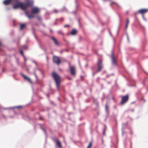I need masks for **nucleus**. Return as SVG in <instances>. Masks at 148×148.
Returning <instances> with one entry per match:
<instances>
[{
  "label": "nucleus",
  "instance_id": "nucleus-38",
  "mask_svg": "<svg viewBox=\"0 0 148 148\" xmlns=\"http://www.w3.org/2000/svg\"><path fill=\"white\" fill-rule=\"evenodd\" d=\"M32 62H33V63H34L35 64H36V62H35L34 60H32Z\"/></svg>",
  "mask_w": 148,
  "mask_h": 148
},
{
  "label": "nucleus",
  "instance_id": "nucleus-11",
  "mask_svg": "<svg viewBox=\"0 0 148 148\" xmlns=\"http://www.w3.org/2000/svg\"><path fill=\"white\" fill-rule=\"evenodd\" d=\"M20 74L23 76L24 77V79H27V80L30 83H31V84H32V82L31 80V79H30L28 77H27L25 75H24V74H23V73H20Z\"/></svg>",
  "mask_w": 148,
  "mask_h": 148
},
{
  "label": "nucleus",
  "instance_id": "nucleus-39",
  "mask_svg": "<svg viewBox=\"0 0 148 148\" xmlns=\"http://www.w3.org/2000/svg\"><path fill=\"white\" fill-rule=\"evenodd\" d=\"M130 147L131 148L132 147V142L130 141Z\"/></svg>",
  "mask_w": 148,
  "mask_h": 148
},
{
  "label": "nucleus",
  "instance_id": "nucleus-4",
  "mask_svg": "<svg viewBox=\"0 0 148 148\" xmlns=\"http://www.w3.org/2000/svg\"><path fill=\"white\" fill-rule=\"evenodd\" d=\"M128 99V95H127L125 96H123L122 97V100L121 102V104L123 105L125 103Z\"/></svg>",
  "mask_w": 148,
  "mask_h": 148
},
{
  "label": "nucleus",
  "instance_id": "nucleus-1",
  "mask_svg": "<svg viewBox=\"0 0 148 148\" xmlns=\"http://www.w3.org/2000/svg\"><path fill=\"white\" fill-rule=\"evenodd\" d=\"M15 3L13 5V8L14 9H17L20 8L23 10H25L28 7L32 6L33 4V1H29L24 3L18 1V0H14Z\"/></svg>",
  "mask_w": 148,
  "mask_h": 148
},
{
  "label": "nucleus",
  "instance_id": "nucleus-37",
  "mask_svg": "<svg viewBox=\"0 0 148 148\" xmlns=\"http://www.w3.org/2000/svg\"><path fill=\"white\" fill-rule=\"evenodd\" d=\"M97 71L95 72H94L93 73H92V75L93 76H94V75H95V74L96 73V72H97Z\"/></svg>",
  "mask_w": 148,
  "mask_h": 148
},
{
  "label": "nucleus",
  "instance_id": "nucleus-8",
  "mask_svg": "<svg viewBox=\"0 0 148 148\" xmlns=\"http://www.w3.org/2000/svg\"><path fill=\"white\" fill-rule=\"evenodd\" d=\"M110 58L112 60V63L114 65H116L117 64L116 61L115 60L114 56V53L113 52L112 53L111 55L110 56Z\"/></svg>",
  "mask_w": 148,
  "mask_h": 148
},
{
  "label": "nucleus",
  "instance_id": "nucleus-51",
  "mask_svg": "<svg viewBox=\"0 0 148 148\" xmlns=\"http://www.w3.org/2000/svg\"><path fill=\"white\" fill-rule=\"evenodd\" d=\"M119 31V29L117 31V35H118V34Z\"/></svg>",
  "mask_w": 148,
  "mask_h": 148
},
{
  "label": "nucleus",
  "instance_id": "nucleus-12",
  "mask_svg": "<svg viewBox=\"0 0 148 148\" xmlns=\"http://www.w3.org/2000/svg\"><path fill=\"white\" fill-rule=\"evenodd\" d=\"M14 0H5L3 1V3L5 5H8L12 3Z\"/></svg>",
  "mask_w": 148,
  "mask_h": 148
},
{
  "label": "nucleus",
  "instance_id": "nucleus-40",
  "mask_svg": "<svg viewBox=\"0 0 148 148\" xmlns=\"http://www.w3.org/2000/svg\"><path fill=\"white\" fill-rule=\"evenodd\" d=\"M60 20L62 21H63L64 20V19L63 18H61L60 19Z\"/></svg>",
  "mask_w": 148,
  "mask_h": 148
},
{
  "label": "nucleus",
  "instance_id": "nucleus-23",
  "mask_svg": "<svg viewBox=\"0 0 148 148\" xmlns=\"http://www.w3.org/2000/svg\"><path fill=\"white\" fill-rule=\"evenodd\" d=\"M104 125L105 128H104V130H103V135H105V132L106 129V126L105 125Z\"/></svg>",
  "mask_w": 148,
  "mask_h": 148
},
{
  "label": "nucleus",
  "instance_id": "nucleus-22",
  "mask_svg": "<svg viewBox=\"0 0 148 148\" xmlns=\"http://www.w3.org/2000/svg\"><path fill=\"white\" fill-rule=\"evenodd\" d=\"M22 47H23V49H25V50L27 49L28 48L27 46L26 45L23 46Z\"/></svg>",
  "mask_w": 148,
  "mask_h": 148
},
{
  "label": "nucleus",
  "instance_id": "nucleus-26",
  "mask_svg": "<svg viewBox=\"0 0 148 148\" xmlns=\"http://www.w3.org/2000/svg\"><path fill=\"white\" fill-rule=\"evenodd\" d=\"M91 145H92V143L91 142H90L89 143V145H88V146L87 147H88V148H90L91 146Z\"/></svg>",
  "mask_w": 148,
  "mask_h": 148
},
{
  "label": "nucleus",
  "instance_id": "nucleus-2",
  "mask_svg": "<svg viewBox=\"0 0 148 148\" xmlns=\"http://www.w3.org/2000/svg\"><path fill=\"white\" fill-rule=\"evenodd\" d=\"M52 76L56 84V86L58 90H59V85L60 83V77L56 72H53L52 73Z\"/></svg>",
  "mask_w": 148,
  "mask_h": 148
},
{
  "label": "nucleus",
  "instance_id": "nucleus-44",
  "mask_svg": "<svg viewBox=\"0 0 148 148\" xmlns=\"http://www.w3.org/2000/svg\"><path fill=\"white\" fill-rule=\"evenodd\" d=\"M42 73V77H44V74H43V73L42 72H41Z\"/></svg>",
  "mask_w": 148,
  "mask_h": 148
},
{
  "label": "nucleus",
  "instance_id": "nucleus-27",
  "mask_svg": "<svg viewBox=\"0 0 148 148\" xmlns=\"http://www.w3.org/2000/svg\"><path fill=\"white\" fill-rule=\"evenodd\" d=\"M58 12V11L56 9H54L53 10V12H54L55 13H57Z\"/></svg>",
  "mask_w": 148,
  "mask_h": 148
},
{
  "label": "nucleus",
  "instance_id": "nucleus-61",
  "mask_svg": "<svg viewBox=\"0 0 148 148\" xmlns=\"http://www.w3.org/2000/svg\"><path fill=\"white\" fill-rule=\"evenodd\" d=\"M90 92H91V89H90Z\"/></svg>",
  "mask_w": 148,
  "mask_h": 148
},
{
  "label": "nucleus",
  "instance_id": "nucleus-30",
  "mask_svg": "<svg viewBox=\"0 0 148 148\" xmlns=\"http://www.w3.org/2000/svg\"><path fill=\"white\" fill-rule=\"evenodd\" d=\"M34 36L35 38H36V40L37 41H38V39L37 38V37L36 36V35L34 34Z\"/></svg>",
  "mask_w": 148,
  "mask_h": 148
},
{
  "label": "nucleus",
  "instance_id": "nucleus-19",
  "mask_svg": "<svg viewBox=\"0 0 148 148\" xmlns=\"http://www.w3.org/2000/svg\"><path fill=\"white\" fill-rule=\"evenodd\" d=\"M67 11H68L67 9L65 7H64L63 9L60 10V11L61 12H67Z\"/></svg>",
  "mask_w": 148,
  "mask_h": 148
},
{
  "label": "nucleus",
  "instance_id": "nucleus-41",
  "mask_svg": "<svg viewBox=\"0 0 148 148\" xmlns=\"http://www.w3.org/2000/svg\"><path fill=\"white\" fill-rule=\"evenodd\" d=\"M36 64V68H37L38 67V65L37 64V63H36V64Z\"/></svg>",
  "mask_w": 148,
  "mask_h": 148
},
{
  "label": "nucleus",
  "instance_id": "nucleus-13",
  "mask_svg": "<svg viewBox=\"0 0 148 148\" xmlns=\"http://www.w3.org/2000/svg\"><path fill=\"white\" fill-rule=\"evenodd\" d=\"M25 14L26 16L28 17L29 18H34V16L33 15H30L29 14L28 12L27 11L25 12Z\"/></svg>",
  "mask_w": 148,
  "mask_h": 148
},
{
  "label": "nucleus",
  "instance_id": "nucleus-5",
  "mask_svg": "<svg viewBox=\"0 0 148 148\" xmlns=\"http://www.w3.org/2000/svg\"><path fill=\"white\" fill-rule=\"evenodd\" d=\"M98 69L97 72H99L102 68V61L101 59H98Z\"/></svg>",
  "mask_w": 148,
  "mask_h": 148
},
{
  "label": "nucleus",
  "instance_id": "nucleus-18",
  "mask_svg": "<svg viewBox=\"0 0 148 148\" xmlns=\"http://www.w3.org/2000/svg\"><path fill=\"white\" fill-rule=\"evenodd\" d=\"M20 29L22 30L25 26V24H21Z\"/></svg>",
  "mask_w": 148,
  "mask_h": 148
},
{
  "label": "nucleus",
  "instance_id": "nucleus-32",
  "mask_svg": "<svg viewBox=\"0 0 148 148\" xmlns=\"http://www.w3.org/2000/svg\"><path fill=\"white\" fill-rule=\"evenodd\" d=\"M23 58L24 59V61L25 63V62L26 61V59L24 56H23Z\"/></svg>",
  "mask_w": 148,
  "mask_h": 148
},
{
  "label": "nucleus",
  "instance_id": "nucleus-58",
  "mask_svg": "<svg viewBox=\"0 0 148 148\" xmlns=\"http://www.w3.org/2000/svg\"><path fill=\"white\" fill-rule=\"evenodd\" d=\"M126 13L127 14V13H128V11H127V12H126Z\"/></svg>",
  "mask_w": 148,
  "mask_h": 148
},
{
  "label": "nucleus",
  "instance_id": "nucleus-25",
  "mask_svg": "<svg viewBox=\"0 0 148 148\" xmlns=\"http://www.w3.org/2000/svg\"><path fill=\"white\" fill-rule=\"evenodd\" d=\"M35 69L36 72V70H38L39 71H40L41 72H42V71H41V70L40 69L38 68V67H37V68H35V69Z\"/></svg>",
  "mask_w": 148,
  "mask_h": 148
},
{
  "label": "nucleus",
  "instance_id": "nucleus-46",
  "mask_svg": "<svg viewBox=\"0 0 148 148\" xmlns=\"http://www.w3.org/2000/svg\"><path fill=\"white\" fill-rule=\"evenodd\" d=\"M138 13H139L138 12V11L137 12H135V14L136 15V14H137Z\"/></svg>",
  "mask_w": 148,
  "mask_h": 148
},
{
  "label": "nucleus",
  "instance_id": "nucleus-64",
  "mask_svg": "<svg viewBox=\"0 0 148 148\" xmlns=\"http://www.w3.org/2000/svg\"><path fill=\"white\" fill-rule=\"evenodd\" d=\"M73 13H75V12H73Z\"/></svg>",
  "mask_w": 148,
  "mask_h": 148
},
{
  "label": "nucleus",
  "instance_id": "nucleus-50",
  "mask_svg": "<svg viewBox=\"0 0 148 148\" xmlns=\"http://www.w3.org/2000/svg\"><path fill=\"white\" fill-rule=\"evenodd\" d=\"M57 25V23L56 22H55L54 23V25Z\"/></svg>",
  "mask_w": 148,
  "mask_h": 148
},
{
  "label": "nucleus",
  "instance_id": "nucleus-6",
  "mask_svg": "<svg viewBox=\"0 0 148 148\" xmlns=\"http://www.w3.org/2000/svg\"><path fill=\"white\" fill-rule=\"evenodd\" d=\"M53 60L54 63H56L58 64H59L61 63L59 57L56 56H53Z\"/></svg>",
  "mask_w": 148,
  "mask_h": 148
},
{
  "label": "nucleus",
  "instance_id": "nucleus-20",
  "mask_svg": "<svg viewBox=\"0 0 148 148\" xmlns=\"http://www.w3.org/2000/svg\"><path fill=\"white\" fill-rule=\"evenodd\" d=\"M34 74L36 77V80L37 81L38 80V77H37V75H36V72L35 71V69H34Z\"/></svg>",
  "mask_w": 148,
  "mask_h": 148
},
{
  "label": "nucleus",
  "instance_id": "nucleus-47",
  "mask_svg": "<svg viewBox=\"0 0 148 148\" xmlns=\"http://www.w3.org/2000/svg\"><path fill=\"white\" fill-rule=\"evenodd\" d=\"M109 33H110V36H111L112 37H113V36H112V34L111 33H110V32H109Z\"/></svg>",
  "mask_w": 148,
  "mask_h": 148
},
{
  "label": "nucleus",
  "instance_id": "nucleus-3",
  "mask_svg": "<svg viewBox=\"0 0 148 148\" xmlns=\"http://www.w3.org/2000/svg\"><path fill=\"white\" fill-rule=\"evenodd\" d=\"M52 140L56 143V145L59 148H62V145L60 141L57 137L53 138Z\"/></svg>",
  "mask_w": 148,
  "mask_h": 148
},
{
  "label": "nucleus",
  "instance_id": "nucleus-59",
  "mask_svg": "<svg viewBox=\"0 0 148 148\" xmlns=\"http://www.w3.org/2000/svg\"><path fill=\"white\" fill-rule=\"evenodd\" d=\"M40 119L41 120V118L40 117Z\"/></svg>",
  "mask_w": 148,
  "mask_h": 148
},
{
  "label": "nucleus",
  "instance_id": "nucleus-14",
  "mask_svg": "<svg viewBox=\"0 0 148 148\" xmlns=\"http://www.w3.org/2000/svg\"><path fill=\"white\" fill-rule=\"evenodd\" d=\"M105 110L107 114V116H108L109 114V111L108 110V106L107 103H106L105 106Z\"/></svg>",
  "mask_w": 148,
  "mask_h": 148
},
{
  "label": "nucleus",
  "instance_id": "nucleus-48",
  "mask_svg": "<svg viewBox=\"0 0 148 148\" xmlns=\"http://www.w3.org/2000/svg\"><path fill=\"white\" fill-rule=\"evenodd\" d=\"M42 24L44 27H45V25L44 24Z\"/></svg>",
  "mask_w": 148,
  "mask_h": 148
},
{
  "label": "nucleus",
  "instance_id": "nucleus-62",
  "mask_svg": "<svg viewBox=\"0 0 148 148\" xmlns=\"http://www.w3.org/2000/svg\"><path fill=\"white\" fill-rule=\"evenodd\" d=\"M1 45V43L0 42V46Z\"/></svg>",
  "mask_w": 148,
  "mask_h": 148
},
{
  "label": "nucleus",
  "instance_id": "nucleus-63",
  "mask_svg": "<svg viewBox=\"0 0 148 148\" xmlns=\"http://www.w3.org/2000/svg\"><path fill=\"white\" fill-rule=\"evenodd\" d=\"M81 78H82V77H82V76H81Z\"/></svg>",
  "mask_w": 148,
  "mask_h": 148
},
{
  "label": "nucleus",
  "instance_id": "nucleus-34",
  "mask_svg": "<svg viewBox=\"0 0 148 148\" xmlns=\"http://www.w3.org/2000/svg\"><path fill=\"white\" fill-rule=\"evenodd\" d=\"M69 27V25H65L64 26V27Z\"/></svg>",
  "mask_w": 148,
  "mask_h": 148
},
{
  "label": "nucleus",
  "instance_id": "nucleus-31",
  "mask_svg": "<svg viewBox=\"0 0 148 148\" xmlns=\"http://www.w3.org/2000/svg\"><path fill=\"white\" fill-rule=\"evenodd\" d=\"M37 18L39 21L41 20V17L40 16H37Z\"/></svg>",
  "mask_w": 148,
  "mask_h": 148
},
{
  "label": "nucleus",
  "instance_id": "nucleus-57",
  "mask_svg": "<svg viewBox=\"0 0 148 148\" xmlns=\"http://www.w3.org/2000/svg\"><path fill=\"white\" fill-rule=\"evenodd\" d=\"M65 51L67 52L68 51V50H66Z\"/></svg>",
  "mask_w": 148,
  "mask_h": 148
},
{
  "label": "nucleus",
  "instance_id": "nucleus-35",
  "mask_svg": "<svg viewBox=\"0 0 148 148\" xmlns=\"http://www.w3.org/2000/svg\"><path fill=\"white\" fill-rule=\"evenodd\" d=\"M128 25L126 24L125 27V28L126 29H127V28L128 27Z\"/></svg>",
  "mask_w": 148,
  "mask_h": 148
},
{
  "label": "nucleus",
  "instance_id": "nucleus-42",
  "mask_svg": "<svg viewBox=\"0 0 148 148\" xmlns=\"http://www.w3.org/2000/svg\"><path fill=\"white\" fill-rule=\"evenodd\" d=\"M130 111H132V112H134V110L133 109H130Z\"/></svg>",
  "mask_w": 148,
  "mask_h": 148
},
{
  "label": "nucleus",
  "instance_id": "nucleus-21",
  "mask_svg": "<svg viewBox=\"0 0 148 148\" xmlns=\"http://www.w3.org/2000/svg\"><path fill=\"white\" fill-rule=\"evenodd\" d=\"M57 32L58 34H61L62 35H64V33H63L62 31L61 30H58V31Z\"/></svg>",
  "mask_w": 148,
  "mask_h": 148
},
{
  "label": "nucleus",
  "instance_id": "nucleus-49",
  "mask_svg": "<svg viewBox=\"0 0 148 148\" xmlns=\"http://www.w3.org/2000/svg\"><path fill=\"white\" fill-rule=\"evenodd\" d=\"M101 140H102V143L103 144V142H104V141H103V139H102Z\"/></svg>",
  "mask_w": 148,
  "mask_h": 148
},
{
  "label": "nucleus",
  "instance_id": "nucleus-15",
  "mask_svg": "<svg viewBox=\"0 0 148 148\" xmlns=\"http://www.w3.org/2000/svg\"><path fill=\"white\" fill-rule=\"evenodd\" d=\"M52 39L54 41L55 44L56 45H58L59 44V42L57 41L56 40L54 37H52Z\"/></svg>",
  "mask_w": 148,
  "mask_h": 148
},
{
  "label": "nucleus",
  "instance_id": "nucleus-55",
  "mask_svg": "<svg viewBox=\"0 0 148 148\" xmlns=\"http://www.w3.org/2000/svg\"><path fill=\"white\" fill-rule=\"evenodd\" d=\"M77 0H75V2L76 3L77 2Z\"/></svg>",
  "mask_w": 148,
  "mask_h": 148
},
{
  "label": "nucleus",
  "instance_id": "nucleus-16",
  "mask_svg": "<svg viewBox=\"0 0 148 148\" xmlns=\"http://www.w3.org/2000/svg\"><path fill=\"white\" fill-rule=\"evenodd\" d=\"M77 32V30L75 29H74L71 32V34L72 35H75L76 34Z\"/></svg>",
  "mask_w": 148,
  "mask_h": 148
},
{
  "label": "nucleus",
  "instance_id": "nucleus-52",
  "mask_svg": "<svg viewBox=\"0 0 148 148\" xmlns=\"http://www.w3.org/2000/svg\"><path fill=\"white\" fill-rule=\"evenodd\" d=\"M96 106H98V103H96Z\"/></svg>",
  "mask_w": 148,
  "mask_h": 148
},
{
  "label": "nucleus",
  "instance_id": "nucleus-60",
  "mask_svg": "<svg viewBox=\"0 0 148 148\" xmlns=\"http://www.w3.org/2000/svg\"><path fill=\"white\" fill-rule=\"evenodd\" d=\"M87 64H86V65L85 66H86V67H87Z\"/></svg>",
  "mask_w": 148,
  "mask_h": 148
},
{
  "label": "nucleus",
  "instance_id": "nucleus-7",
  "mask_svg": "<svg viewBox=\"0 0 148 148\" xmlns=\"http://www.w3.org/2000/svg\"><path fill=\"white\" fill-rule=\"evenodd\" d=\"M31 12L33 14H37L39 12V9L37 7H33L32 8Z\"/></svg>",
  "mask_w": 148,
  "mask_h": 148
},
{
  "label": "nucleus",
  "instance_id": "nucleus-17",
  "mask_svg": "<svg viewBox=\"0 0 148 148\" xmlns=\"http://www.w3.org/2000/svg\"><path fill=\"white\" fill-rule=\"evenodd\" d=\"M21 107H22L21 106H16L15 107H10V108H4L3 109L5 110L8 109H13L15 108H19Z\"/></svg>",
  "mask_w": 148,
  "mask_h": 148
},
{
  "label": "nucleus",
  "instance_id": "nucleus-10",
  "mask_svg": "<svg viewBox=\"0 0 148 148\" xmlns=\"http://www.w3.org/2000/svg\"><path fill=\"white\" fill-rule=\"evenodd\" d=\"M148 11V10L147 9H141L138 11V12L141 14L142 15H143V14L147 12Z\"/></svg>",
  "mask_w": 148,
  "mask_h": 148
},
{
  "label": "nucleus",
  "instance_id": "nucleus-43",
  "mask_svg": "<svg viewBox=\"0 0 148 148\" xmlns=\"http://www.w3.org/2000/svg\"><path fill=\"white\" fill-rule=\"evenodd\" d=\"M142 17H143V19L145 20V17H144V16H143V15H142Z\"/></svg>",
  "mask_w": 148,
  "mask_h": 148
},
{
  "label": "nucleus",
  "instance_id": "nucleus-33",
  "mask_svg": "<svg viewBox=\"0 0 148 148\" xmlns=\"http://www.w3.org/2000/svg\"><path fill=\"white\" fill-rule=\"evenodd\" d=\"M124 133V132L123 130H122V136H123Z\"/></svg>",
  "mask_w": 148,
  "mask_h": 148
},
{
  "label": "nucleus",
  "instance_id": "nucleus-56",
  "mask_svg": "<svg viewBox=\"0 0 148 148\" xmlns=\"http://www.w3.org/2000/svg\"><path fill=\"white\" fill-rule=\"evenodd\" d=\"M114 3V2H112V3L110 5H112V3Z\"/></svg>",
  "mask_w": 148,
  "mask_h": 148
},
{
  "label": "nucleus",
  "instance_id": "nucleus-9",
  "mask_svg": "<svg viewBox=\"0 0 148 148\" xmlns=\"http://www.w3.org/2000/svg\"><path fill=\"white\" fill-rule=\"evenodd\" d=\"M70 70L71 74L73 76L75 75V70L74 66H70Z\"/></svg>",
  "mask_w": 148,
  "mask_h": 148
},
{
  "label": "nucleus",
  "instance_id": "nucleus-54",
  "mask_svg": "<svg viewBox=\"0 0 148 148\" xmlns=\"http://www.w3.org/2000/svg\"><path fill=\"white\" fill-rule=\"evenodd\" d=\"M116 5H117V6L119 7H120V6L119 5H118L117 4H116Z\"/></svg>",
  "mask_w": 148,
  "mask_h": 148
},
{
  "label": "nucleus",
  "instance_id": "nucleus-28",
  "mask_svg": "<svg viewBox=\"0 0 148 148\" xmlns=\"http://www.w3.org/2000/svg\"><path fill=\"white\" fill-rule=\"evenodd\" d=\"M129 23V21L128 18H127L126 24L128 25Z\"/></svg>",
  "mask_w": 148,
  "mask_h": 148
},
{
  "label": "nucleus",
  "instance_id": "nucleus-53",
  "mask_svg": "<svg viewBox=\"0 0 148 148\" xmlns=\"http://www.w3.org/2000/svg\"><path fill=\"white\" fill-rule=\"evenodd\" d=\"M130 134H132L133 133H132L131 131V132H130Z\"/></svg>",
  "mask_w": 148,
  "mask_h": 148
},
{
  "label": "nucleus",
  "instance_id": "nucleus-24",
  "mask_svg": "<svg viewBox=\"0 0 148 148\" xmlns=\"http://www.w3.org/2000/svg\"><path fill=\"white\" fill-rule=\"evenodd\" d=\"M41 129L44 131L45 134L46 135V136H47V134L46 130H45V129L43 128H41Z\"/></svg>",
  "mask_w": 148,
  "mask_h": 148
},
{
  "label": "nucleus",
  "instance_id": "nucleus-45",
  "mask_svg": "<svg viewBox=\"0 0 148 148\" xmlns=\"http://www.w3.org/2000/svg\"><path fill=\"white\" fill-rule=\"evenodd\" d=\"M50 31L51 33H52L53 32L52 30L51 29H50Z\"/></svg>",
  "mask_w": 148,
  "mask_h": 148
},
{
  "label": "nucleus",
  "instance_id": "nucleus-29",
  "mask_svg": "<svg viewBox=\"0 0 148 148\" xmlns=\"http://www.w3.org/2000/svg\"><path fill=\"white\" fill-rule=\"evenodd\" d=\"M20 52L22 54L23 57V56H24V54H23V51L22 50H20Z\"/></svg>",
  "mask_w": 148,
  "mask_h": 148
},
{
  "label": "nucleus",
  "instance_id": "nucleus-36",
  "mask_svg": "<svg viewBox=\"0 0 148 148\" xmlns=\"http://www.w3.org/2000/svg\"><path fill=\"white\" fill-rule=\"evenodd\" d=\"M127 39L128 41H129V37H128V36L127 35Z\"/></svg>",
  "mask_w": 148,
  "mask_h": 148
}]
</instances>
